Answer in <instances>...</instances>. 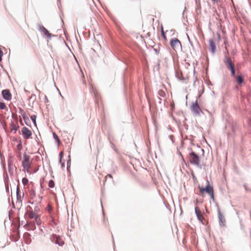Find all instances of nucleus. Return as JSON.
Segmentation results:
<instances>
[{
  "label": "nucleus",
  "instance_id": "nucleus-19",
  "mask_svg": "<svg viewBox=\"0 0 251 251\" xmlns=\"http://www.w3.org/2000/svg\"><path fill=\"white\" fill-rule=\"evenodd\" d=\"M35 222H36V223L38 225H41V219H40V216L38 214V215H37L35 218Z\"/></svg>",
  "mask_w": 251,
  "mask_h": 251
},
{
  "label": "nucleus",
  "instance_id": "nucleus-35",
  "mask_svg": "<svg viewBox=\"0 0 251 251\" xmlns=\"http://www.w3.org/2000/svg\"><path fill=\"white\" fill-rule=\"evenodd\" d=\"M214 2H217V0H212Z\"/></svg>",
  "mask_w": 251,
  "mask_h": 251
},
{
  "label": "nucleus",
  "instance_id": "nucleus-9",
  "mask_svg": "<svg viewBox=\"0 0 251 251\" xmlns=\"http://www.w3.org/2000/svg\"><path fill=\"white\" fill-rule=\"evenodd\" d=\"M2 95L4 99L9 100L11 99V94L9 90H4L2 91Z\"/></svg>",
  "mask_w": 251,
  "mask_h": 251
},
{
  "label": "nucleus",
  "instance_id": "nucleus-3",
  "mask_svg": "<svg viewBox=\"0 0 251 251\" xmlns=\"http://www.w3.org/2000/svg\"><path fill=\"white\" fill-rule=\"evenodd\" d=\"M190 162L197 166L200 165V157L194 152H192L189 154Z\"/></svg>",
  "mask_w": 251,
  "mask_h": 251
},
{
  "label": "nucleus",
  "instance_id": "nucleus-22",
  "mask_svg": "<svg viewBox=\"0 0 251 251\" xmlns=\"http://www.w3.org/2000/svg\"><path fill=\"white\" fill-rule=\"evenodd\" d=\"M46 210L48 211L50 214H51V212L52 210V208L50 204H48L47 207H46Z\"/></svg>",
  "mask_w": 251,
  "mask_h": 251
},
{
  "label": "nucleus",
  "instance_id": "nucleus-10",
  "mask_svg": "<svg viewBox=\"0 0 251 251\" xmlns=\"http://www.w3.org/2000/svg\"><path fill=\"white\" fill-rule=\"evenodd\" d=\"M29 208L30 209V210L27 211V215L28 217V218L30 219L35 218V217L38 215V214H36L35 212H33L32 208L29 207Z\"/></svg>",
  "mask_w": 251,
  "mask_h": 251
},
{
  "label": "nucleus",
  "instance_id": "nucleus-5",
  "mask_svg": "<svg viewBox=\"0 0 251 251\" xmlns=\"http://www.w3.org/2000/svg\"><path fill=\"white\" fill-rule=\"evenodd\" d=\"M170 45L174 50H177L181 47V42L176 38L171 39L170 41Z\"/></svg>",
  "mask_w": 251,
  "mask_h": 251
},
{
  "label": "nucleus",
  "instance_id": "nucleus-15",
  "mask_svg": "<svg viewBox=\"0 0 251 251\" xmlns=\"http://www.w3.org/2000/svg\"><path fill=\"white\" fill-rule=\"evenodd\" d=\"M18 128L19 126L14 124L13 122H11L10 124V130L11 131H14V133H15Z\"/></svg>",
  "mask_w": 251,
  "mask_h": 251
},
{
  "label": "nucleus",
  "instance_id": "nucleus-21",
  "mask_svg": "<svg viewBox=\"0 0 251 251\" xmlns=\"http://www.w3.org/2000/svg\"><path fill=\"white\" fill-rule=\"evenodd\" d=\"M158 95L160 97H161L162 98H164L165 97L166 94H165V92L163 90H160L158 91Z\"/></svg>",
  "mask_w": 251,
  "mask_h": 251
},
{
  "label": "nucleus",
  "instance_id": "nucleus-26",
  "mask_svg": "<svg viewBox=\"0 0 251 251\" xmlns=\"http://www.w3.org/2000/svg\"><path fill=\"white\" fill-rule=\"evenodd\" d=\"M28 180L25 177V178H23L22 182L24 185H27L28 183Z\"/></svg>",
  "mask_w": 251,
  "mask_h": 251
},
{
  "label": "nucleus",
  "instance_id": "nucleus-17",
  "mask_svg": "<svg viewBox=\"0 0 251 251\" xmlns=\"http://www.w3.org/2000/svg\"><path fill=\"white\" fill-rule=\"evenodd\" d=\"M55 243L60 246L64 244L63 241L59 237H56Z\"/></svg>",
  "mask_w": 251,
  "mask_h": 251
},
{
  "label": "nucleus",
  "instance_id": "nucleus-30",
  "mask_svg": "<svg viewBox=\"0 0 251 251\" xmlns=\"http://www.w3.org/2000/svg\"><path fill=\"white\" fill-rule=\"evenodd\" d=\"M63 152L62 151L60 152L59 153L60 156V162L61 163L62 162V158L63 156Z\"/></svg>",
  "mask_w": 251,
  "mask_h": 251
},
{
  "label": "nucleus",
  "instance_id": "nucleus-16",
  "mask_svg": "<svg viewBox=\"0 0 251 251\" xmlns=\"http://www.w3.org/2000/svg\"><path fill=\"white\" fill-rule=\"evenodd\" d=\"M218 217L219 219L220 222L222 224H224V223L225 222V219L224 215L220 211H219L218 212Z\"/></svg>",
  "mask_w": 251,
  "mask_h": 251
},
{
  "label": "nucleus",
  "instance_id": "nucleus-24",
  "mask_svg": "<svg viewBox=\"0 0 251 251\" xmlns=\"http://www.w3.org/2000/svg\"><path fill=\"white\" fill-rule=\"evenodd\" d=\"M49 186L50 188H53L54 187V182L52 180H50L49 182Z\"/></svg>",
  "mask_w": 251,
  "mask_h": 251
},
{
  "label": "nucleus",
  "instance_id": "nucleus-23",
  "mask_svg": "<svg viewBox=\"0 0 251 251\" xmlns=\"http://www.w3.org/2000/svg\"><path fill=\"white\" fill-rule=\"evenodd\" d=\"M30 118H31V120L33 122L34 124L36 126V116L34 115H32V116H31Z\"/></svg>",
  "mask_w": 251,
  "mask_h": 251
},
{
  "label": "nucleus",
  "instance_id": "nucleus-32",
  "mask_svg": "<svg viewBox=\"0 0 251 251\" xmlns=\"http://www.w3.org/2000/svg\"><path fill=\"white\" fill-rule=\"evenodd\" d=\"M107 176H108V177H111V178H112V176L111 175H109H109H107L106 176V177H107Z\"/></svg>",
  "mask_w": 251,
  "mask_h": 251
},
{
  "label": "nucleus",
  "instance_id": "nucleus-34",
  "mask_svg": "<svg viewBox=\"0 0 251 251\" xmlns=\"http://www.w3.org/2000/svg\"><path fill=\"white\" fill-rule=\"evenodd\" d=\"M40 201H38L39 202H40L42 200V197L39 198Z\"/></svg>",
  "mask_w": 251,
  "mask_h": 251
},
{
  "label": "nucleus",
  "instance_id": "nucleus-33",
  "mask_svg": "<svg viewBox=\"0 0 251 251\" xmlns=\"http://www.w3.org/2000/svg\"><path fill=\"white\" fill-rule=\"evenodd\" d=\"M20 122L21 124L22 125H23V124L22 121L21 120H20Z\"/></svg>",
  "mask_w": 251,
  "mask_h": 251
},
{
  "label": "nucleus",
  "instance_id": "nucleus-12",
  "mask_svg": "<svg viewBox=\"0 0 251 251\" xmlns=\"http://www.w3.org/2000/svg\"><path fill=\"white\" fill-rule=\"evenodd\" d=\"M209 43L211 52L212 53H214L216 50V46L214 41L212 39H210L209 41Z\"/></svg>",
  "mask_w": 251,
  "mask_h": 251
},
{
  "label": "nucleus",
  "instance_id": "nucleus-4",
  "mask_svg": "<svg viewBox=\"0 0 251 251\" xmlns=\"http://www.w3.org/2000/svg\"><path fill=\"white\" fill-rule=\"evenodd\" d=\"M224 63H225L226 68L231 70L235 68L234 64L232 62L231 59L228 56V53L225 55Z\"/></svg>",
  "mask_w": 251,
  "mask_h": 251
},
{
  "label": "nucleus",
  "instance_id": "nucleus-2",
  "mask_svg": "<svg viewBox=\"0 0 251 251\" xmlns=\"http://www.w3.org/2000/svg\"><path fill=\"white\" fill-rule=\"evenodd\" d=\"M200 191V193L201 195H202L204 192L207 193L210 197L211 199L213 200H214V191L213 187L209 185L208 183V185L206 186L205 188L199 187Z\"/></svg>",
  "mask_w": 251,
  "mask_h": 251
},
{
  "label": "nucleus",
  "instance_id": "nucleus-27",
  "mask_svg": "<svg viewBox=\"0 0 251 251\" xmlns=\"http://www.w3.org/2000/svg\"><path fill=\"white\" fill-rule=\"evenodd\" d=\"M6 108V105L4 102H0V109H4Z\"/></svg>",
  "mask_w": 251,
  "mask_h": 251
},
{
  "label": "nucleus",
  "instance_id": "nucleus-11",
  "mask_svg": "<svg viewBox=\"0 0 251 251\" xmlns=\"http://www.w3.org/2000/svg\"><path fill=\"white\" fill-rule=\"evenodd\" d=\"M20 113H21V115L22 116L25 124L26 125H27L26 122H27V121H29V119H28V117L27 116L25 111L23 109L20 108Z\"/></svg>",
  "mask_w": 251,
  "mask_h": 251
},
{
  "label": "nucleus",
  "instance_id": "nucleus-6",
  "mask_svg": "<svg viewBox=\"0 0 251 251\" xmlns=\"http://www.w3.org/2000/svg\"><path fill=\"white\" fill-rule=\"evenodd\" d=\"M191 109L196 115H200V113L202 112L200 107L198 104L197 100L195 101V102L192 103L191 106Z\"/></svg>",
  "mask_w": 251,
  "mask_h": 251
},
{
  "label": "nucleus",
  "instance_id": "nucleus-13",
  "mask_svg": "<svg viewBox=\"0 0 251 251\" xmlns=\"http://www.w3.org/2000/svg\"><path fill=\"white\" fill-rule=\"evenodd\" d=\"M40 30L43 32L45 35H47L48 37H50L51 34L49 33L48 30L43 26H40Z\"/></svg>",
  "mask_w": 251,
  "mask_h": 251
},
{
  "label": "nucleus",
  "instance_id": "nucleus-7",
  "mask_svg": "<svg viewBox=\"0 0 251 251\" xmlns=\"http://www.w3.org/2000/svg\"><path fill=\"white\" fill-rule=\"evenodd\" d=\"M195 210L196 214L197 217L198 219H199V220L202 224H204L205 218L203 216L202 214H201V211L199 207H198V206L195 207Z\"/></svg>",
  "mask_w": 251,
  "mask_h": 251
},
{
  "label": "nucleus",
  "instance_id": "nucleus-31",
  "mask_svg": "<svg viewBox=\"0 0 251 251\" xmlns=\"http://www.w3.org/2000/svg\"><path fill=\"white\" fill-rule=\"evenodd\" d=\"M61 167H62V168H64V167H65V164H64V163H61Z\"/></svg>",
  "mask_w": 251,
  "mask_h": 251
},
{
  "label": "nucleus",
  "instance_id": "nucleus-14",
  "mask_svg": "<svg viewBox=\"0 0 251 251\" xmlns=\"http://www.w3.org/2000/svg\"><path fill=\"white\" fill-rule=\"evenodd\" d=\"M236 78V82L239 85H241L244 82V79L243 76L241 75H238L236 76H235Z\"/></svg>",
  "mask_w": 251,
  "mask_h": 251
},
{
  "label": "nucleus",
  "instance_id": "nucleus-8",
  "mask_svg": "<svg viewBox=\"0 0 251 251\" xmlns=\"http://www.w3.org/2000/svg\"><path fill=\"white\" fill-rule=\"evenodd\" d=\"M21 131L24 138L26 139H29L32 135V132L31 130H30L26 127H23Z\"/></svg>",
  "mask_w": 251,
  "mask_h": 251
},
{
  "label": "nucleus",
  "instance_id": "nucleus-28",
  "mask_svg": "<svg viewBox=\"0 0 251 251\" xmlns=\"http://www.w3.org/2000/svg\"><path fill=\"white\" fill-rule=\"evenodd\" d=\"M53 136L54 138L59 142V138H58V136L57 135V134L55 133H53Z\"/></svg>",
  "mask_w": 251,
  "mask_h": 251
},
{
  "label": "nucleus",
  "instance_id": "nucleus-29",
  "mask_svg": "<svg viewBox=\"0 0 251 251\" xmlns=\"http://www.w3.org/2000/svg\"><path fill=\"white\" fill-rule=\"evenodd\" d=\"M230 71V72H231V75L233 76H234L235 77V76H236L235 75V68H234L232 70H231Z\"/></svg>",
  "mask_w": 251,
  "mask_h": 251
},
{
  "label": "nucleus",
  "instance_id": "nucleus-20",
  "mask_svg": "<svg viewBox=\"0 0 251 251\" xmlns=\"http://www.w3.org/2000/svg\"><path fill=\"white\" fill-rule=\"evenodd\" d=\"M161 30L162 36L163 37V38L164 39V40L165 41H167V37H166V36L165 35V32L164 31L163 27L162 25H161Z\"/></svg>",
  "mask_w": 251,
  "mask_h": 251
},
{
  "label": "nucleus",
  "instance_id": "nucleus-18",
  "mask_svg": "<svg viewBox=\"0 0 251 251\" xmlns=\"http://www.w3.org/2000/svg\"><path fill=\"white\" fill-rule=\"evenodd\" d=\"M19 193H20V189H19V187H17V199L18 201H21L22 198H21V196Z\"/></svg>",
  "mask_w": 251,
  "mask_h": 251
},
{
  "label": "nucleus",
  "instance_id": "nucleus-1",
  "mask_svg": "<svg viewBox=\"0 0 251 251\" xmlns=\"http://www.w3.org/2000/svg\"><path fill=\"white\" fill-rule=\"evenodd\" d=\"M32 163V160L30 159L29 155L25 153L24 154L23 160L22 162L23 171L26 172L27 173H30V168Z\"/></svg>",
  "mask_w": 251,
  "mask_h": 251
},
{
  "label": "nucleus",
  "instance_id": "nucleus-25",
  "mask_svg": "<svg viewBox=\"0 0 251 251\" xmlns=\"http://www.w3.org/2000/svg\"><path fill=\"white\" fill-rule=\"evenodd\" d=\"M40 208L39 206H36L35 207L34 209V212H35L36 214H38V212L40 211Z\"/></svg>",
  "mask_w": 251,
  "mask_h": 251
}]
</instances>
